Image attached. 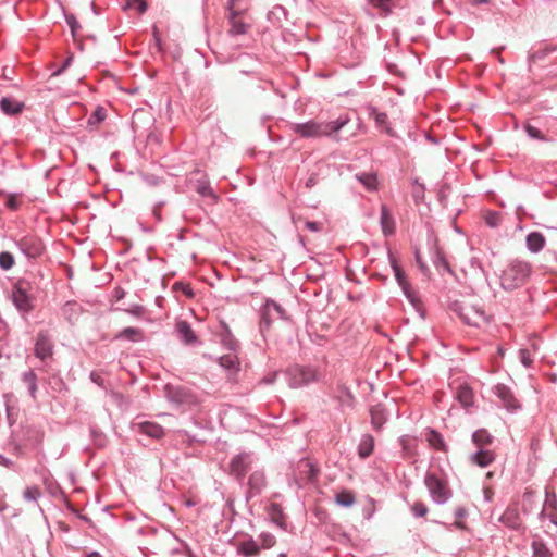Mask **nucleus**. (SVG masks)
Here are the masks:
<instances>
[{
	"label": "nucleus",
	"mask_w": 557,
	"mask_h": 557,
	"mask_svg": "<svg viewBox=\"0 0 557 557\" xmlns=\"http://www.w3.org/2000/svg\"><path fill=\"white\" fill-rule=\"evenodd\" d=\"M249 457L248 456H244V455H240V456H237L235 457L232 462H231V469H232V472L237 475L238 478H242L245 475V473L248 471L249 469Z\"/></svg>",
	"instance_id": "16"
},
{
	"label": "nucleus",
	"mask_w": 557,
	"mask_h": 557,
	"mask_svg": "<svg viewBox=\"0 0 557 557\" xmlns=\"http://www.w3.org/2000/svg\"><path fill=\"white\" fill-rule=\"evenodd\" d=\"M457 312L460 319L471 326L479 327L488 321L485 311L481 307L470 302H462L457 309Z\"/></svg>",
	"instance_id": "3"
},
{
	"label": "nucleus",
	"mask_w": 557,
	"mask_h": 557,
	"mask_svg": "<svg viewBox=\"0 0 557 557\" xmlns=\"http://www.w3.org/2000/svg\"><path fill=\"white\" fill-rule=\"evenodd\" d=\"M531 263L523 260H513L503 271L500 284L505 289H515L523 285L531 274Z\"/></svg>",
	"instance_id": "2"
},
{
	"label": "nucleus",
	"mask_w": 557,
	"mask_h": 557,
	"mask_svg": "<svg viewBox=\"0 0 557 557\" xmlns=\"http://www.w3.org/2000/svg\"><path fill=\"white\" fill-rule=\"evenodd\" d=\"M128 9H134L138 11L139 14H143L147 10V3L145 0H129L127 2Z\"/></svg>",
	"instance_id": "40"
},
{
	"label": "nucleus",
	"mask_w": 557,
	"mask_h": 557,
	"mask_svg": "<svg viewBox=\"0 0 557 557\" xmlns=\"http://www.w3.org/2000/svg\"><path fill=\"white\" fill-rule=\"evenodd\" d=\"M457 516H458L459 518H462V517L465 516V510H463V509H459V510L457 511Z\"/></svg>",
	"instance_id": "59"
},
{
	"label": "nucleus",
	"mask_w": 557,
	"mask_h": 557,
	"mask_svg": "<svg viewBox=\"0 0 557 557\" xmlns=\"http://www.w3.org/2000/svg\"><path fill=\"white\" fill-rule=\"evenodd\" d=\"M117 337H125L131 341L137 342L143 338V332L139 329L126 327L120 333Z\"/></svg>",
	"instance_id": "35"
},
{
	"label": "nucleus",
	"mask_w": 557,
	"mask_h": 557,
	"mask_svg": "<svg viewBox=\"0 0 557 557\" xmlns=\"http://www.w3.org/2000/svg\"><path fill=\"white\" fill-rule=\"evenodd\" d=\"M370 414L373 428L381 429L386 421L384 409L381 406H374L371 408Z\"/></svg>",
	"instance_id": "22"
},
{
	"label": "nucleus",
	"mask_w": 557,
	"mask_h": 557,
	"mask_svg": "<svg viewBox=\"0 0 557 557\" xmlns=\"http://www.w3.org/2000/svg\"><path fill=\"white\" fill-rule=\"evenodd\" d=\"M29 284L20 282L13 292V301L18 310L29 311L32 309V296L28 294Z\"/></svg>",
	"instance_id": "6"
},
{
	"label": "nucleus",
	"mask_w": 557,
	"mask_h": 557,
	"mask_svg": "<svg viewBox=\"0 0 557 557\" xmlns=\"http://www.w3.org/2000/svg\"><path fill=\"white\" fill-rule=\"evenodd\" d=\"M219 363L221 367H223L224 369H227V370H237L238 364H239L238 358L233 354H227V355L222 356L219 359Z\"/></svg>",
	"instance_id": "30"
},
{
	"label": "nucleus",
	"mask_w": 557,
	"mask_h": 557,
	"mask_svg": "<svg viewBox=\"0 0 557 557\" xmlns=\"http://www.w3.org/2000/svg\"><path fill=\"white\" fill-rule=\"evenodd\" d=\"M358 181L368 189H376V176L372 173H363L356 176Z\"/></svg>",
	"instance_id": "32"
},
{
	"label": "nucleus",
	"mask_w": 557,
	"mask_h": 557,
	"mask_svg": "<svg viewBox=\"0 0 557 557\" xmlns=\"http://www.w3.org/2000/svg\"><path fill=\"white\" fill-rule=\"evenodd\" d=\"M174 290H181L187 298H193L195 296V293L190 286V284L176 282L173 285Z\"/></svg>",
	"instance_id": "38"
},
{
	"label": "nucleus",
	"mask_w": 557,
	"mask_h": 557,
	"mask_svg": "<svg viewBox=\"0 0 557 557\" xmlns=\"http://www.w3.org/2000/svg\"><path fill=\"white\" fill-rule=\"evenodd\" d=\"M349 122L348 117H338L331 122L307 121L293 124L292 131L301 138H319L330 136L343 128Z\"/></svg>",
	"instance_id": "1"
},
{
	"label": "nucleus",
	"mask_w": 557,
	"mask_h": 557,
	"mask_svg": "<svg viewBox=\"0 0 557 557\" xmlns=\"http://www.w3.org/2000/svg\"><path fill=\"white\" fill-rule=\"evenodd\" d=\"M1 109L5 114H17L22 111L23 104L15 100L3 98L1 100Z\"/></svg>",
	"instance_id": "26"
},
{
	"label": "nucleus",
	"mask_w": 557,
	"mask_h": 557,
	"mask_svg": "<svg viewBox=\"0 0 557 557\" xmlns=\"http://www.w3.org/2000/svg\"><path fill=\"white\" fill-rule=\"evenodd\" d=\"M485 223L491 227H496L500 222V214L497 212H487L484 215Z\"/></svg>",
	"instance_id": "39"
},
{
	"label": "nucleus",
	"mask_w": 557,
	"mask_h": 557,
	"mask_svg": "<svg viewBox=\"0 0 557 557\" xmlns=\"http://www.w3.org/2000/svg\"><path fill=\"white\" fill-rule=\"evenodd\" d=\"M381 226L384 235H392L395 232V221L384 205L381 207Z\"/></svg>",
	"instance_id": "17"
},
{
	"label": "nucleus",
	"mask_w": 557,
	"mask_h": 557,
	"mask_svg": "<svg viewBox=\"0 0 557 557\" xmlns=\"http://www.w3.org/2000/svg\"><path fill=\"white\" fill-rule=\"evenodd\" d=\"M412 511L417 517H424L428 513V507L422 502L412 505Z\"/></svg>",
	"instance_id": "46"
},
{
	"label": "nucleus",
	"mask_w": 557,
	"mask_h": 557,
	"mask_svg": "<svg viewBox=\"0 0 557 557\" xmlns=\"http://www.w3.org/2000/svg\"><path fill=\"white\" fill-rule=\"evenodd\" d=\"M417 260H418V262L420 263V267L423 269V268H424V265L421 263V261H420V257H419V256H417Z\"/></svg>",
	"instance_id": "62"
},
{
	"label": "nucleus",
	"mask_w": 557,
	"mask_h": 557,
	"mask_svg": "<svg viewBox=\"0 0 557 557\" xmlns=\"http://www.w3.org/2000/svg\"><path fill=\"white\" fill-rule=\"evenodd\" d=\"M290 376V386L294 388L301 387L317 380V371L312 368L294 367L288 371Z\"/></svg>",
	"instance_id": "5"
},
{
	"label": "nucleus",
	"mask_w": 557,
	"mask_h": 557,
	"mask_svg": "<svg viewBox=\"0 0 557 557\" xmlns=\"http://www.w3.org/2000/svg\"><path fill=\"white\" fill-rule=\"evenodd\" d=\"M470 2H472L474 4H479V3L485 2V0H470Z\"/></svg>",
	"instance_id": "60"
},
{
	"label": "nucleus",
	"mask_w": 557,
	"mask_h": 557,
	"mask_svg": "<svg viewBox=\"0 0 557 557\" xmlns=\"http://www.w3.org/2000/svg\"><path fill=\"white\" fill-rule=\"evenodd\" d=\"M435 263H436V267H437L438 270L443 269L444 271H446L448 273H451L450 265H449L448 261L444 257L438 256L437 257V261Z\"/></svg>",
	"instance_id": "51"
},
{
	"label": "nucleus",
	"mask_w": 557,
	"mask_h": 557,
	"mask_svg": "<svg viewBox=\"0 0 557 557\" xmlns=\"http://www.w3.org/2000/svg\"><path fill=\"white\" fill-rule=\"evenodd\" d=\"M525 132L528 133L529 136H531L532 138H535V139H541V140H544V136L543 134L541 133L540 129H537L536 127L532 126L531 124H527L525 125Z\"/></svg>",
	"instance_id": "47"
},
{
	"label": "nucleus",
	"mask_w": 557,
	"mask_h": 557,
	"mask_svg": "<svg viewBox=\"0 0 557 557\" xmlns=\"http://www.w3.org/2000/svg\"><path fill=\"white\" fill-rule=\"evenodd\" d=\"M391 0H369V3L375 8L381 9L384 13L389 12L388 2Z\"/></svg>",
	"instance_id": "50"
},
{
	"label": "nucleus",
	"mask_w": 557,
	"mask_h": 557,
	"mask_svg": "<svg viewBox=\"0 0 557 557\" xmlns=\"http://www.w3.org/2000/svg\"><path fill=\"white\" fill-rule=\"evenodd\" d=\"M24 379L28 384L30 395L34 397L36 392V375L32 371H29L25 373Z\"/></svg>",
	"instance_id": "45"
},
{
	"label": "nucleus",
	"mask_w": 557,
	"mask_h": 557,
	"mask_svg": "<svg viewBox=\"0 0 557 557\" xmlns=\"http://www.w3.org/2000/svg\"><path fill=\"white\" fill-rule=\"evenodd\" d=\"M456 525H457L458 528H463L462 523H461V522H459V521H457V522H456Z\"/></svg>",
	"instance_id": "63"
},
{
	"label": "nucleus",
	"mask_w": 557,
	"mask_h": 557,
	"mask_svg": "<svg viewBox=\"0 0 557 557\" xmlns=\"http://www.w3.org/2000/svg\"><path fill=\"white\" fill-rule=\"evenodd\" d=\"M131 312H132L133 314H135V315H141V314H143V312H144V308H143V307H140V306H137V307H135V309H133Z\"/></svg>",
	"instance_id": "55"
},
{
	"label": "nucleus",
	"mask_w": 557,
	"mask_h": 557,
	"mask_svg": "<svg viewBox=\"0 0 557 557\" xmlns=\"http://www.w3.org/2000/svg\"><path fill=\"white\" fill-rule=\"evenodd\" d=\"M35 354L41 360L50 358L52 356V344L48 336L44 333H39L36 344H35Z\"/></svg>",
	"instance_id": "11"
},
{
	"label": "nucleus",
	"mask_w": 557,
	"mask_h": 557,
	"mask_svg": "<svg viewBox=\"0 0 557 557\" xmlns=\"http://www.w3.org/2000/svg\"><path fill=\"white\" fill-rule=\"evenodd\" d=\"M138 431L152 437L160 438L163 435V429L154 422L145 421L137 424Z\"/></svg>",
	"instance_id": "18"
},
{
	"label": "nucleus",
	"mask_w": 557,
	"mask_h": 557,
	"mask_svg": "<svg viewBox=\"0 0 557 557\" xmlns=\"http://www.w3.org/2000/svg\"><path fill=\"white\" fill-rule=\"evenodd\" d=\"M277 314V317H283L284 311L282 308L274 301H268L264 306V312H263V321L264 323L269 324L268 317L272 314Z\"/></svg>",
	"instance_id": "31"
},
{
	"label": "nucleus",
	"mask_w": 557,
	"mask_h": 557,
	"mask_svg": "<svg viewBox=\"0 0 557 557\" xmlns=\"http://www.w3.org/2000/svg\"><path fill=\"white\" fill-rule=\"evenodd\" d=\"M87 557H101V555L97 552H92L89 555H87Z\"/></svg>",
	"instance_id": "58"
},
{
	"label": "nucleus",
	"mask_w": 557,
	"mask_h": 557,
	"mask_svg": "<svg viewBox=\"0 0 557 557\" xmlns=\"http://www.w3.org/2000/svg\"><path fill=\"white\" fill-rule=\"evenodd\" d=\"M457 398L463 407H469L473 404V393L468 386H460L458 388Z\"/></svg>",
	"instance_id": "27"
},
{
	"label": "nucleus",
	"mask_w": 557,
	"mask_h": 557,
	"mask_svg": "<svg viewBox=\"0 0 557 557\" xmlns=\"http://www.w3.org/2000/svg\"><path fill=\"white\" fill-rule=\"evenodd\" d=\"M20 199L16 195H9L8 196V199H7V202H5V206L10 209V210H17L20 208Z\"/></svg>",
	"instance_id": "48"
},
{
	"label": "nucleus",
	"mask_w": 557,
	"mask_h": 557,
	"mask_svg": "<svg viewBox=\"0 0 557 557\" xmlns=\"http://www.w3.org/2000/svg\"><path fill=\"white\" fill-rule=\"evenodd\" d=\"M72 61V57L67 58L66 61L64 62V65L62 66L61 70H59L58 72H55L53 75H59L65 67H67L70 65Z\"/></svg>",
	"instance_id": "56"
},
{
	"label": "nucleus",
	"mask_w": 557,
	"mask_h": 557,
	"mask_svg": "<svg viewBox=\"0 0 557 557\" xmlns=\"http://www.w3.org/2000/svg\"><path fill=\"white\" fill-rule=\"evenodd\" d=\"M546 239L543 234L539 232H532L527 236V246L531 252H539L545 246Z\"/></svg>",
	"instance_id": "15"
},
{
	"label": "nucleus",
	"mask_w": 557,
	"mask_h": 557,
	"mask_svg": "<svg viewBox=\"0 0 557 557\" xmlns=\"http://www.w3.org/2000/svg\"><path fill=\"white\" fill-rule=\"evenodd\" d=\"M356 500L355 494L350 491L343 490L335 496V502L339 506L350 507Z\"/></svg>",
	"instance_id": "28"
},
{
	"label": "nucleus",
	"mask_w": 557,
	"mask_h": 557,
	"mask_svg": "<svg viewBox=\"0 0 557 557\" xmlns=\"http://www.w3.org/2000/svg\"><path fill=\"white\" fill-rule=\"evenodd\" d=\"M541 504L540 497L531 490H527L522 498V510L524 513H531L537 510Z\"/></svg>",
	"instance_id": "14"
},
{
	"label": "nucleus",
	"mask_w": 557,
	"mask_h": 557,
	"mask_svg": "<svg viewBox=\"0 0 557 557\" xmlns=\"http://www.w3.org/2000/svg\"><path fill=\"white\" fill-rule=\"evenodd\" d=\"M239 552L246 557H252L259 554L260 548L253 541H249L239 546Z\"/></svg>",
	"instance_id": "34"
},
{
	"label": "nucleus",
	"mask_w": 557,
	"mask_h": 557,
	"mask_svg": "<svg viewBox=\"0 0 557 557\" xmlns=\"http://www.w3.org/2000/svg\"><path fill=\"white\" fill-rule=\"evenodd\" d=\"M260 539H261L262 547H264V548H270L275 543V537L269 533L261 534Z\"/></svg>",
	"instance_id": "49"
},
{
	"label": "nucleus",
	"mask_w": 557,
	"mask_h": 557,
	"mask_svg": "<svg viewBox=\"0 0 557 557\" xmlns=\"http://www.w3.org/2000/svg\"><path fill=\"white\" fill-rule=\"evenodd\" d=\"M106 119V110L98 107L88 119L89 125H98Z\"/></svg>",
	"instance_id": "37"
},
{
	"label": "nucleus",
	"mask_w": 557,
	"mask_h": 557,
	"mask_svg": "<svg viewBox=\"0 0 557 557\" xmlns=\"http://www.w3.org/2000/svg\"><path fill=\"white\" fill-rule=\"evenodd\" d=\"M472 441L476 446L483 447L492 443V436L486 430L482 429L473 433Z\"/></svg>",
	"instance_id": "29"
},
{
	"label": "nucleus",
	"mask_w": 557,
	"mask_h": 557,
	"mask_svg": "<svg viewBox=\"0 0 557 557\" xmlns=\"http://www.w3.org/2000/svg\"><path fill=\"white\" fill-rule=\"evenodd\" d=\"M532 349L535 351L536 350V345L535 344H532Z\"/></svg>",
	"instance_id": "64"
},
{
	"label": "nucleus",
	"mask_w": 557,
	"mask_h": 557,
	"mask_svg": "<svg viewBox=\"0 0 557 557\" xmlns=\"http://www.w3.org/2000/svg\"><path fill=\"white\" fill-rule=\"evenodd\" d=\"M242 0H230V33L232 35H244L248 32L250 24L244 21L243 14L246 8L239 5Z\"/></svg>",
	"instance_id": "4"
},
{
	"label": "nucleus",
	"mask_w": 557,
	"mask_h": 557,
	"mask_svg": "<svg viewBox=\"0 0 557 557\" xmlns=\"http://www.w3.org/2000/svg\"><path fill=\"white\" fill-rule=\"evenodd\" d=\"M305 226H306V228H308L312 232H319L322 230V223H319V222L307 221L305 223Z\"/></svg>",
	"instance_id": "52"
},
{
	"label": "nucleus",
	"mask_w": 557,
	"mask_h": 557,
	"mask_svg": "<svg viewBox=\"0 0 557 557\" xmlns=\"http://www.w3.org/2000/svg\"><path fill=\"white\" fill-rule=\"evenodd\" d=\"M426 441L434 449L437 450H446L445 442L440 433L434 430H431L426 433Z\"/></svg>",
	"instance_id": "25"
},
{
	"label": "nucleus",
	"mask_w": 557,
	"mask_h": 557,
	"mask_svg": "<svg viewBox=\"0 0 557 557\" xmlns=\"http://www.w3.org/2000/svg\"><path fill=\"white\" fill-rule=\"evenodd\" d=\"M91 380H92L95 383H97L98 385H101V384H102V379H101V376H100L99 374H95V373H92V374H91Z\"/></svg>",
	"instance_id": "54"
},
{
	"label": "nucleus",
	"mask_w": 557,
	"mask_h": 557,
	"mask_svg": "<svg viewBox=\"0 0 557 557\" xmlns=\"http://www.w3.org/2000/svg\"><path fill=\"white\" fill-rule=\"evenodd\" d=\"M200 193L202 195H211V189L209 187H203L202 189H200Z\"/></svg>",
	"instance_id": "57"
},
{
	"label": "nucleus",
	"mask_w": 557,
	"mask_h": 557,
	"mask_svg": "<svg viewBox=\"0 0 557 557\" xmlns=\"http://www.w3.org/2000/svg\"><path fill=\"white\" fill-rule=\"evenodd\" d=\"M265 485V476L262 472H253L249 478L250 492L258 494Z\"/></svg>",
	"instance_id": "23"
},
{
	"label": "nucleus",
	"mask_w": 557,
	"mask_h": 557,
	"mask_svg": "<svg viewBox=\"0 0 557 557\" xmlns=\"http://www.w3.org/2000/svg\"><path fill=\"white\" fill-rule=\"evenodd\" d=\"M425 485L430 493L437 502H444L448 497V491L443 481H441L434 474H428L425 478Z\"/></svg>",
	"instance_id": "7"
},
{
	"label": "nucleus",
	"mask_w": 557,
	"mask_h": 557,
	"mask_svg": "<svg viewBox=\"0 0 557 557\" xmlns=\"http://www.w3.org/2000/svg\"><path fill=\"white\" fill-rule=\"evenodd\" d=\"M374 448V440L371 435H364L359 444L358 453L361 458L369 457Z\"/></svg>",
	"instance_id": "24"
},
{
	"label": "nucleus",
	"mask_w": 557,
	"mask_h": 557,
	"mask_svg": "<svg viewBox=\"0 0 557 557\" xmlns=\"http://www.w3.org/2000/svg\"><path fill=\"white\" fill-rule=\"evenodd\" d=\"M298 480L312 482L317 480L319 469L308 459H302L297 465Z\"/></svg>",
	"instance_id": "9"
},
{
	"label": "nucleus",
	"mask_w": 557,
	"mask_h": 557,
	"mask_svg": "<svg viewBox=\"0 0 557 557\" xmlns=\"http://www.w3.org/2000/svg\"><path fill=\"white\" fill-rule=\"evenodd\" d=\"M318 183V175L317 174H311L310 177L307 180L306 182V188H312L313 186H315Z\"/></svg>",
	"instance_id": "53"
},
{
	"label": "nucleus",
	"mask_w": 557,
	"mask_h": 557,
	"mask_svg": "<svg viewBox=\"0 0 557 557\" xmlns=\"http://www.w3.org/2000/svg\"><path fill=\"white\" fill-rule=\"evenodd\" d=\"M177 332L180 333L183 341L187 344L196 342V335L191 330L190 325L186 321H181L176 325Z\"/></svg>",
	"instance_id": "21"
},
{
	"label": "nucleus",
	"mask_w": 557,
	"mask_h": 557,
	"mask_svg": "<svg viewBox=\"0 0 557 557\" xmlns=\"http://www.w3.org/2000/svg\"><path fill=\"white\" fill-rule=\"evenodd\" d=\"M499 521L512 530H520L523 528L522 519L517 507L515 506H509L499 518Z\"/></svg>",
	"instance_id": "8"
},
{
	"label": "nucleus",
	"mask_w": 557,
	"mask_h": 557,
	"mask_svg": "<svg viewBox=\"0 0 557 557\" xmlns=\"http://www.w3.org/2000/svg\"><path fill=\"white\" fill-rule=\"evenodd\" d=\"M14 263L13 256L9 252L0 253V267L4 270H9Z\"/></svg>",
	"instance_id": "41"
},
{
	"label": "nucleus",
	"mask_w": 557,
	"mask_h": 557,
	"mask_svg": "<svg viewBox=\"0 0 557 557\" xmlns=\"http://www.w3.org/2000/svg\"><path fill=\"white\" fill-rule=\"evenodd\" d=\"M20 246L24 253L30 258L39 257L44 251V245L36 237H25L21 240Z\"/></svg>",
	"instance_id": "10"
},
{
	"label": "nucleus",
	"mask_w": 557,
	"mask_h": 557,
	"mask_svg": "<svg viewBox=\"0 0 557 557\" xmlns=\"http://www.w3.org/2000/svg\"><path fill=\"white\" fill-rule=\"evenodd\" d=\"M498 354H499L500 356H504V349H503L502 347H499V348H498Z\"/></svg>",
	"instance_id": "61"
},
{
	"label": "nucleus",
	"mask_w": 557,
	"mask_h": 557,
	"mask_svg": "<svg viewBox=\"0 0 557 557\" xmlns=\"http://www.w3.org/2000/svg\"><path fill=\"white\" fill-rule=\"evenodd\" d=\"M393 269L395 272V277H396L398 284L401 286L405 295L407 296V298L410 300V302L413 306H417L418 298L411 292L410 286H409L408 282L406 281L404 271L395 262L393 263Z\"/></svg>",
	"instance_id": "13"
},
{
	"label": "nucleus",
	"mask_w": 557,
	"mask_h": 557,
	"mask_svg": "<svg viewBox=\"0 0 557 557\" xmlns=\"http://www.w3.org/2000/svg\"><path fill=\"white\" fill-rule=\"evenodd\" d=\"M520 361L524 367H531L533 363V359L531 356V351L529 349H521L519 351Z\"/></svg>",
	"instance_id": "43"
},
{
	"label": "nucleus",
	"mask_w": 557,
	"mask_h": 557,
	"mask_svg": "<svg viewBox=\"0 0 557 557\" xmlns=\"http://www.w3.org/2000/svg\"><path fill=\"white\" fill-rule=\"evenodd\" d=\"M496 394L503 400L504 406L511 411L520 408V403L516 399L512 392L505 385L496 386Z\"/></svg>",
	"instance_id": "12"
},
{
	"label": "nucleus",
	"mask_w": 557,
	"mask_h": 557,
	"mask_svg": "<svg viewBox=\"0 0 557 557\" xmlns=\"http://www.w3.org/2000/svg\"><path fill=\"white\" fill-rule=\"evenodd\" d=\"M532 549L535 557H550V552L543 542L534 541Z\"/></svg>",
	"instance_id": "36"
},
{
	"label": "nucleus",
	"mask_w": 557,
	"mask_h": 557,
	"mask_svg": "<svg viewBox=\"0 0 557 557\" xmlns=\"http://www.w3.org/2000/svg\"><path fill=\"white\" fill-rule=\"evenodd\" d=\"M371 115L374 117L375 123L379 127L384 129L387 134L393 135L392 128L387 125V115L383 112H379L375 109L372 110Z\"/></svg>",
	"instance_id": "33"
},
{
	"label": "nucleus",
	"mask_w": 557,
	"mask_h": 557,
	"mask_svg": "<svg viewBox=\"0 0 557 557\" xmlns=\"http://www.w3.org/2000/svg\"><path fill=\"white\" fill-rule=\"evenodd\" d=\"M65 17H66V22L71 28L73 37H76L77 30L81 28L78 21L76 20V17L73 14H67Z\"/></svg>",
	"instance_id": "44"
},
{
	"label": "nucleus",
	"mask_w": 557,
	"mask_h": 557,
	"mask_svg": "<svg viewBox=\"0 0 557 557\" xmlns=\"http://www.w3.org/2000/svg\"><path fill=\"white\" fill-rule=\"evenodd\" d=\"M557 508V497L555 494L553 495H549L548 493H546V499H545V504H544V507L541 511L542 515H547L550 519V521L554 523V524H557V515L556 513H549V509H553V510H556Z\"/></svg>",
	"instance_id": "20"
},
{
	"label": "nucleus",
	"mask_w": 557,
	"mask_h": 557,
	"mask_svg": "<svg viewBox=\"0 0 557 557\" xmlns=\"http://www.w3.org/2000/svg\"><path fill=\"white\" fill-rule=\"evenodd\" d=\"M40 496V490L36 486L27 487L24 492V498L27 500L36 502Z\"/></svg>",
	"instance_id": "42"
},
{
	"label": "nucleus",
	"mask_w": 557,
	"mask_h": 557,
	"mask_svg": "<svg viewBox=\"0 0 557 557\" xmlns=\"http://www.w3.org/2000/svg\"><path fill=\"white\" fill-rule=\"evenodd\" d=\"M495 459V455L491 450L480 449L476 454L472 455L471 460L473 463L484 468L490 466Z\"/></svg>",
	"instance_id": "19"
}]
</instances>
